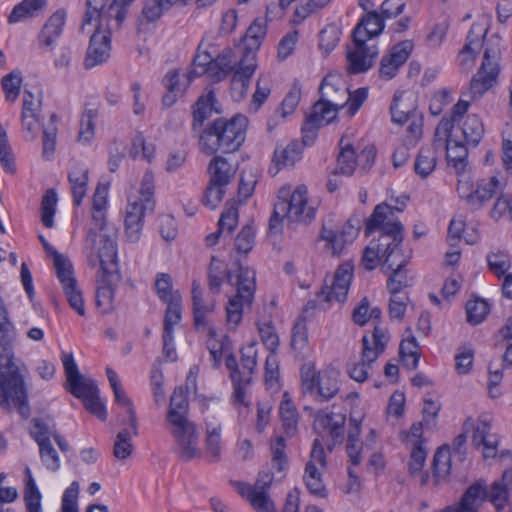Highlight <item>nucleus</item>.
I'll return each mask as SVG.
<instances>
[{"label":"nucleus","instance_id":"nucleus-35","mask_svg":"<svg viewBox=\"0 0 512 512\" xmlns=\"http://www.w3.org/2000/svg\"><path fill=\"white\" fill-rule=\"evenodd\" d=\"M62 363L67 376L70 393L80 390L82 387L92 383V380L85 379L79 372L78 366L72 353L64 352L62 354Z\"/></svg>","mask_w":512,"mask_h":512},{"label":"nucleus","instance_id":"nucleus-2","mask_svg":"<svg viewBox=\"0 0 512 512\" xmlns=\"http://www.w3.org/2000/svg\"><path fill=\"white\" fill-rule=\"evenodd\" d=\"M247 125L248 119L240 114L230 119L217 118L198 135L199 149L209 156L218 151L234 153L245 141Z\"/></svg>","mask_w":512,"mask_h":512},{"label":"nucleus","instance_id":"nucleus-36","mask_svg":"<svg viewBox=\"0 0 512 512\" xmlns=\"http://www.w3.org/2000/svg\"><path fill=\"white\" fill-rule=\"evenodd\" d=\"M188 409L189 402L184 394L183 389L181 387L176 388L170 398L166 421L173 422L177 419H187Z\"/></svg>","mask_w":512,"mask_h":512},{"label":"nucleus","instance_id":"nucleus-44","mask_svg":"<svg viewBox=\"0 0 512 512\" xmlns=\"http://www.w3.org/2000/svg\"><path fill=\"white\" fill-rule=\"evenodd\" d=\"M133 429L123 428L116 435L113 444V455L118 460H125L129 458L134 450L132 444Z\"/></svg>","mask_w":512,"mask_h":512},{"label":"nucleus","instance_id":"nucleus-43","mask_svg":"<svg viewBox=\"0 0 512 512\" xmlns=\"http://www.w3.org/2000/svg\"><path fill=\"white\" fill-rule=\"evenodd\" d=\"M437 155L431 148L422 147L416 157L414 170L421 178L428 177L435 169Z\"/></svg>","mask_w":512,"mask_h":512},{"label":"nucleus","instance_id":"nucleus-17","mask_svg":"<svg viewBox=\"0 0 512 512\" xmlns=\"http://www.w3.org/2000/svg\"><path fill=\"white\" fill-rule=\"evenodd\" d=\"M317 464L322 468L326 466L324 447L319 439H315L313 442L310 460L306 463L303 480L311 494L320 498H326L328 494L327 489Z\"/></svg>","mask_w":512,"mask_h":512},{"label":"nucleus","instance_id":"nucleus-41","mask_svg":"<svg viewBox=\"0 0 512 512\" xmlns=\"http://www.w3.org/2000/svg\"><path fill=\"white\" fill-rule=\"evenodd\" d=\"M338 373L336 371H324L318 375V394L322 400L333 398L339 391Z\"/></svg>","mask_w":512,"mask_h":512},{"label":"nucleus","instance_id":"nucleus-42","mask_svg":"<svg viewBox=\"0 0 512 512\" xmlns=\"http://www.w3.org/2000/svg\"><path fill=\"white\" fill-rule=\"evenodd\" d=\"M120 280L110 281L106 274H102L101 280L98 281L96 290V305L103 308V312H107L112 307L113 286L117 285Z\"/></svg>","mask_w":512,"mask_h":512},{"label":"nucleus","instance_id":"nucleus-54","mask_svg":"<svg viewBox=\"0 0 512 512\" xmlns=\"http://www.w3.org/2000/svg\"><path fill=\"white\" fill-rule=\"evenodd\" d=\"M486 260L491 272L498 277L504 276L511 267L510 256L502 251L489 253Z\"/></svg>","mask_w":512,"mask_h":512},{"label":"nucleus","instance_id":"nucleus-28","mask_svg":"<svg viewBox=\"0 0 512 512\" xmlns=\"http://www.w3.org/2000/svg\"><path fill=\"white\" fill-rule=\"evenodd\" d=\"M65 19L66 13L64 10H57L50 16L39 34V41L42 45L51 47L57 42L62 34Z\"/></svg>","mask_w":512,"mask_h":512},{"label":"nucleus","instance_id":"nucleus-9","mask_svg":"<svg viewBox=\"0 0 512 512\" xmlns=\"http://www.w3.org/2000/svg\"><path fill=\"white\" fill-rule=\"evenodd\" d=\"M86 247L96 252L95 259L90 256L91 265H95L96 261H99L102 274L108 275L110 281L121 279L114 232L98 234L93 229H89L86 237Z\"/></svg>","mask_w":512,"mask_h":512},{"label":"nucleus","instance_id":"nucleus-50","mask_svg":"<svg viewBox=\"0 0 512 512\" xmlns=\"http://www.w3.org/2000/svg\"><path fill=\"white\" fill-rule=\"evenodd\" d=\"M57 193L54 189H48L41 201V221L47 228L54 226V215L56 212Z\"/></svg>","mask_w":512,"mask_h":512},{"label":"nucleus","instance_id":"nucleus-53","mask_svg":"<svg viewBox=\"0 0 512 512\" xmlns=\"http://www.w3.org/2000/svg\"><path fill=\"white\" fill-rule=\"evenodd\" d=\"M5 97L9 101H15L19 94L22 84V76L19 70H14L5 75L1 80Z\"/></svg>","mask_w":512,"mask_h":512},{"label":"nucleus","instance_id":"nucleus-15","mask_svg":"<svg viewBox=\"0 0 512 512\" xmlns=\"http://www.w3.org/2000/svg\"><path fill=\"white\" fill-rule=\"evenodd\" d=\"M170 433L174 438L177 452L181 460L187 462L199 457L201 452L198 448L199 434L195 423L187 419L168 422Z\"/></svg>","mask_w":512,"mask_h":512},{"label":"nucleus","instance_id":"nucleus-60","mask_svg":"<svg viewBox=\"0 0 512 512\" xmlns=\"http://www.w3.org/2000/svg\"><path fill=\"white\" fill-rule=\"evenodd\" d=\"M31 423L30 435L37 444L50 441V437H53V433H56L55 425H49L44 419L33 418Z\"/></svg>","mask_w":512,"mask_h":512},{"label":"nucleus","instance_id":"nucleus-6","mask_svg":"<svg viewBox=\"0 0 512 512\" xmlns=\"http://www.w3.org/2000/svg\"><path fill=\"white\" fill-rule=\"evenodd\" d=\"M154 175L146 172L142 178L140 196L134 201H129L125 216V234L127 240L135 243L140 240L143 229V218L152 214L155 210L154 199Z\"/></svg>","mask_w":512,"mask_h":512},{"label":"nucleus","instance_id":"nucleus-51","mask_svg":"<svg viewBox=\"0 0 512 512\" xmlns=\"http://www.w3.org/2000/svg\"><path fill=\"white\" fill-rule=\"evenodd\" d=\"M356 168V155L353 147L347 144L342 147L341 152L337 158V168L334 174H342L351 176Z\"/></svg>","mask_w":512,"mask_h":512},{"label":"nucleus","instance_id":"nucleus-7","mask_svg":"<svg viewBox=\"0 0 512 512\" xmlns=\"http://www.w3.org/2000/svg\"><path fill=\"white\" fill-rule=\"evenodd\" d=\"M134 0H87L82 29L98 20L97 28L104 32L119 29L126 18L127 7Z\"/></svg>","mask_w":512,"mask_h":512},{"label":"nucleus","instance_id":"nucleus-64","mask_svg":"<svg viewBox=\"0 0 512 512\" xmlns=\"http://www.w3.org/2000/svg\"><path fill=\"white\" fill-rule=\"evenodd\" d=\"M80 486L77 481H73L64 491L61 503V512H79L78 497Z\"/></svg>","mask_w":512,"mask_h":512},{"label":"nucleus","instance_id":"nucleus-21","mask_svg":"<svg viewBox=\"0 0 512 512\" xmlns=\"http://www.w3.org/2000/svg\"><path fill=\"white\" fill-rule=\"evenodd\" d=\"M354 40V50L347 52L348 66L347 70L350 74H360L368 71L378 55V49L375 45L368 46L366 41L357 38Z\"/></svg>","mask_w":512,"mask_h":512},{"label":"nucleus","instance_id":"nucleus-20","mask_svg":"<svg viewBox=\"0 0 512 512\" xmlns=\"http://www.w3.org/2000/svg\"><path fill=\"white\" fill-rule=\"evenodd\" d=\"M353 278V265L350 262L341 264L335 271L328 284L325 280L324 287L318 292L317 297L322 298L325 302L333 300L337 302H344L346 300L350 284Z\"/></svg>","mask_w":512,"mask_h":512},{"label":"nucleus","instance_id":"nucleus-56","mask_svg":"<svg viewBox=\"0 0 512 512\" xmlns=\"http://www.w3.org/2000/svg\"><path fill=\"white\" fill-rule=\"evenodd\" d=\"M221 426H207L206 449L210 457V461L218 462L221 454Z\"/></svg>","mask_w":512,"mask_h":512},{"label":"nucleus","instance_id":"nucleus-34","mask_svg":"<svg viewBox=\"0 0 512 512\" xmlns=\"http://www.w3.org/2000/svg\"><path fill=\"white\" fill-rule=\"evenodd\" d=\"M62 363L67 376L70 393L80 390L82 387L92 383V380L85 379L79 372L78 366L72 353L64 352L62 354Z\"/></svg>","mask_w":512,"mask_h":512},{"label":"nucleus","instance_id":"nucleus-57","mask_svg":"<svg viewBox=\"0 0 512 512\" xmlns=\"http://www.w3.org/2000/svg\"><path fill=\"white\" fill-rule=\"evenodd\" d=\"M0 162L3 169L8 173H14L16 168L11 147L8 142L6 130L0 123Z\"/></svg>","mask_w":512,"mask_h":512},{"label":"nucleus","instance_id":"nucleus-59","mask_svg":"<svg viewBox=\"0 0 512 512\" xmlns=\"http://www.w3.org/2000/svg\"><path fill=\"white\" fill-rule=\"evenodd\" d=\"M166 303L163 334L169 336V334L173 335V327L181 320V298Z\"/></svg>","mask_w":512,"mask_h":512},{"label":"nucleus","instance_id":"nucleus-29","mask_svg":"<svg viewBox=\"0 0 512 512\" xmlns=\"http://www.w3.org/2000/svg\"><path fill=\"white\" fill-rule=\"evenodd\" d=\"M73 395L83 401L84 406L90 413L102 421L106 419L107 411L98 397V389L94 382L75 391Z\"/></svg>","mask_w":512,"mask_h":512},{"label":"nucleus","instance_id":"nucleus-39","mask_svg":"<svg viewBox=\"0 0 512 512\" xmlns=\"http://www.w3.org/2000/svg\"><path fill=\"white\" fill-rule=\"evenodd\" d=\"M461 130L464 142L472 146L478 145L484 135L483 122L476 114L466 117Z\"/></svg>","mask_w":512,"mask_h":512},{"label":"nucleus","instance_id":"nucleus-30","mask_svg":"<svg viewBox=\"0 0 512 512\" xmlns=\"http://www.w3.org/2000/svg\"><path fill=\"white\" fill-rule=\"evenodd\" d=\"M68 179L71 184L73 202L76 206H79L87 192L88 169L82 165H75L68 173Z\"/></svg>","mask_w":512,"mask_h":512},{"label":"nucleus","instance_id":"nucleus-1","mask_svg":"<svg viewBox=\"0 0 512 512\" xmlns=\"http://www.w3.org/2000/svg\"><path fill=\"white\" fill-rule=\"evenodd\" d=\"M15 327L12 322L0 326V407L10 411L12 407L27 418L29 406L23 376L18 366L13 362V343Z\"/></svg>","mask_w":512,"mask_h":512},{"label":"nucleus","instance_id":"nucleus-23","mask_svg":"<svg viewBox=\"0 0 512 512\" xmlns=\"http://www.w3.org/2000/svg\"><path fill=\"white\" fill-rule=\"evenodd\" d=\"M110 32L96 28L90 37V43L84 60L85 68L90 69L108 60L111 50Z\"/></svg>","mask_w":512,"mask_h":512},{"label":"nucleus","instance_id":"nucleus-14","mask_svg":"<svg viewBox=\"0 0 512 512\" xmlns=\"http://www.w3.org/2000/svg\"><path fill=\"white\" fill-rule=\"evenodd\" d=\"M500 51L497 47L486 48L481 66L478 72L470 81L468 94L470 100H475L483 96L497 81L499 74Z\"/></svg>","mask_w":512,"mask_h":512},{"label":"nucleus","instance_id":"nucleus-25","mask_svg":"<svg viewBox=\"0 0 512 512\" xmlns=\"http://www.w3.org/2000/svg\"><path fill=\"white\" fill-rule=\"evenodd\" d=\"M384 18L377 11L367 12L353 30V38L367 41L378 36L384 29Z\"/></svg>","mask_w":512,"mask_h":512},{"label":"nucleus","instance_id":"nucleus-27","mask_svg":"<svg viewBox=\"0 0 512 512\" xmlns=\"http://www.w3.org/2000/svg\"><path fill=\"white\" fill-rule=\"evenodd\" d=\"M302 144L297 141H291L287 146H276L272 162L275 166L274 175L283 167H293L302 157Z\"/></svg>","mask_w":512,"mask_h":512},{"label":"nucleus","instance_id":"nucleus-61","mask_svg":"<svg viewBox=\"0 0 512 512\" xmlns=\"http://www.w3.org/2000/svg\"><path fill=\"white\" fill-rule=\"evenodd\" d=\"M226 270L222 261L212 256L208 268L209 287L213 293H218L223 282Z\"/></svg>","mask_w":512,"mask_h":512},{"label":"nucleus","instance_id":"nucleus-5","mask_svg":"<svg viewBox=\"0 0 512 512\" xmlns=\"http://www.w3.org/2000/svg\"><path fill=\"white\" fill-rule=\"evenodd\" d=\"M394 210L402 211V208L392 207L383 202L373 210V213L365 220V234L368 236L378 230L381 235L374 245L379 247L381 254H386L397 246H401L404 235V226L394 215Z\"/></svg>","mask_w":512,"mask_h":512},{"label":"nucleus","instance_id":"nucleus-49","mask_svg":"<svg viewBox=\"0 0 512 512\" xmlns=\"http://www.w3.org/2000/svg\"><path fill=\"white\" fill-rule=\"evenodd\" d=\"M465 309L467 321L472 325H478L486 318L490 307L484 299L475 298L467 301Z\"/></svg>","mask_w":512,"mask_h":512},{"label":"nucleus","instance_id":"nucleus-11","mask_svg":"<svg viewBox=\"0 0 512 512\" xmlns=\"http://www.w3.org/2000/svg\"><path fill=\"white\" fill-rule=\"evenodd\" d=\"M237 293L226 306L227 322L237 327L242 320L243 308L250 306L256 290V273L253 269L239 266L236 275Z\"/></svg>","mask_w":512,"mask_h":512},{"label":"nucleus","instance_id":"nucleus-33","mask_svg":"<svg viewBox=\"0 0 512 512\" xmlns=\"http://www.w3.org/2000/svg\"><path fill=\"white\" fill-rule=\"evenodd\" d=\"M62 363L67 376L70 393L80 390L82 387L92 383V380L85 379L79 372L78 366L72 353L64 352L62 354Z\"/></svg>","mask_w":512,"mask_h":512},{"label":"nucleus","instance_id":"nucleus-12","mask_svg":"<svg viewBox=\"0 0 512 512\" xmlns=\"http://www.w3.org/2000/svg\"><path fill=\"white\" fill-rule=\"evenodd\" d=\"M387 342V332L375 326L371 339L366 335L362 338L361 360L349 369V376L357 382H364L368 378V368L384 352Z\"/></svg>","mask_w":512,"mask_h":512},{"label":"nucleus","instance_id":"nucleus-4","mask_svg":"<svg viewBox=\"0 0 512 512\" xmlns=\"http://www.w3.org/2000/svg\"><path fill=\"white\" fill-rule=\"evenodd\" d=\"M307 193L305 185H298L293 192L289 186L282 187L278 191L269 229L274 231L285 218L292 222L310 223L315 218L316 209L308 204Z\"/></svg>","mask_w":512,"mask_h":512},{"label":"nucleus","instance_id":"nucleus-24","mask_svg":"<svg viewBox=\"0 0 512 512\" xmlns=\"http://www.w3.org/2000/svg\"><path fill=\"white\" fill-rule=\"evenodd\" d=\"M491 424L486 418H480L474 429L472 443L475 447L483 446V457L494 458L497 454L498 439L490 434Z\"/></svg>","mask_w":512,"mask_h":512},{"label":"nucleus","instance_id":"nucleus-38","mask_svg":"<svg viewBox=\"0 0 512 512\" xmlns=\"http://www.w3.org/2000/svg\"><path fill=\"white\" fill-rule=\"evenodd\" d=\"M452 452L449 446L440 447L433 457V477L438 484L441 479H445L451 471Z\"/></svg>","mask_w":512,"mask_h":512},{"label":"nucleus","instance_id":"nucleus-62","mask_svg":"<svg viewBox=\"0 0 512 512\" xmlns=\"http://www.w3.org/2000/svg\"><path fill=\"white\" fill-rule=\"evenodd\" d=\"M41 461L47 469L57 471L60 467V458L51 441L38 444Z\"/></svg>","mask_w":512,"mask_h":512},{"label":"nucleus","instance_id":"nucleus-8","mask_svg":"<svg viewBox=\"0 0 512 512\" xmlns=\"http://www.w3.org/2000/svg\"><path fill=\"white\" fill-rule=\"evenodd\" d=\"M265 35V21L257 18L248 27L243 37L244 56L240 59V66L232 77V82L234 84L241 83L245 90H247L250 79L257 68L256 52L260 48Z\"/></svg>","mask_w":512,"mask_h":512},{"label":"nucleus","instance_id":"nucleus-58","mask_svg":"<svg viewBox=\"0 0 512 512\" xmlns=\"http://www.w3.org/2000/svg\"><path fill=\"white\" fill-rule=\"evenodd\" d=\"M41 493L34 479L26 480L24 489V501L27 512H42Z\"/></svg>","mask_w":512,"mask_h":512},{"label":"nucleus","instance_id":"nucleus-48","mask_svg":"<svg viewBox=\"0 0 512 512\" xmlns=\"http://www.w3.org/2000/svg\"><path fill=\"white\" fill-rule=\"evenodd\" d=\"M46 4V0H23L16 5L9 15V23H16L22 19L33 16L35 12L41 10Z\"/></svg>","mask_w":512,"mask_h":512},{"label":"nucleus","instance_id":"nucleus-37","mask_svg":"<svg viewBox=\"0 0 512 512\" xmlns=\"http://www.w3.org/2000/svg\"><path fill=\"white\" fill-rule=\"evenodd\" d=\"M98 116V107L95 104H87L80 122L78 141L83 144H89L94 139L95 122Z\"/></svg>","mask_w":512,"mask_h":512},{"label":"nucleus","instance_id":"nucleus-40","mask_svg":"<svg viewBox=\"0 0 512 512\" xmlns=\"http://www.w3.org/2000/svg\"><path fill=\"white\" fill-rule=\"evenodd\" d=\"M399 356L407 369L415 370L418 367L420 353L418 342L414 336H409L401 341Z\"/></svg>","mask_w":512,"mask_h":512},{"label":"nucleus","instance_id":"nucleus-13","mask_svg":"<svg viewBox=\"0 0 512 512\" xmlns=\"http://www.w3.org/2000/svg\"><path fill=\"white\" fill-rule=\"evenodd\" d=\"M274 476L271 472L262 470L258 473L254 485L237 481L234 486L237 492L245 498L256 512H275V505L269 497V489Z\"/></svg>","mask_w":512,"mask_h":512},{"label":"nucleus","instance_id":"nucleus-45","mask_svg":"<svg viewBox=\"0 0 512 512\" xmlns=\"http://www.w3.org/2000/svg\"><path fill=\"white\" fill-rule=\"evenodd\" d=\"M279 411L286 434L289 436L294 435L297 431L298 413L293 403L287 398V393L284 394Z\"/></svg>","mask_w":512,"mask_h":512},{"label":"nucleus","instance_id":"nucleus-22","mask_svg":"<svg viewBox=\"0 0 512 512\" xmlns=\"http://www.w3.org/2000/svg\"><path fill=\"white\" fill-rule=\"evenodd\" d=\"M412 49L413 44L409 40L394 45L390 52L382 57L379 68L380 77L386 80L395 77L399 68L409 58Z\"/></svg>","mask_w":512,"mask_h":512},{"label":"nucleus","instance_id":"nucleus-32","mask_svg":"<svg viewBox=\"0 0 512 512\" xmlns=\"http://www.w3.org/2000/svg\"><path fill=\"white\" fill-rule=\"evenodd\" d=\"M215 102L216 97L213 91H209L206 95H202L198 98L193 110L192 129L194 131H199L204 121L211 116Z\"/></svg>","mask_w":512,"mask_h":512},{"label":"nucleus","instance_id":"nucleus-47","mask_svg":"<svg viewBox=\"0 0 512 512\" xmlns=\"http://www.w3.org/2000/svg\"><path fill=\"white\" fill-rule=\"evenodd\" d=\"M452 130L451 124L448 121H440V123L437 125L433 137V142L431 145V149L435 151L437 154L438 151L448 150V147H451L453 142L456 139L452 138Z\"/></svg>","mask_w":512,"mask_h":512},{"label":"nucleus","instance_id":"nucleus-31","mask_svg":"<svg viewBox=\"0 0 512 512\" xmlns=\"http://www.w3.org/2000/svg\"><path fill=\"white\" fill-rule=\"evenodd\" d=\"M192 302L194 324L200 329L207 325L206 316L214 310V303H204L200 283L196 280L192 283Z\"/></svg>","mask_w":512,"mask_h":512},{"label":"nucleus","instance_id":"nucleus-52","mask_svg":"<svg viewBox=\"0 0 512 512\" xmlns=\"http://www.w3.org/2000/svg\"><path fill=\"white\" fill-rule=\"evenodd\" d=\"M170 7L171 4L168 0H146L141 16L139 17V22H154Z\"/></svg>","mask_w":512,"mask_h":512},{"label":"nucleus","instance_id":"nucleus-46","mask_svg":"<svg viewBox=\"0 0 512 512\" xmlns=\"http://www.w3.org/2000/svg\"><path fill=\"white\" fill-rule=\"evenodd\" d=\"M468 150L465 147L464 142L455 140L451 147H448L446 151V158L449 164H451L457 174H461L465 171L467 165Z\"/></svg>","mask_w":512,"mask_h":512},{"label":"nucleus","instance_id":"nucleus-16","mask_svg":"<svg viewBox=\"0 0 512 512\" xmlns=\"http://www.w3.org/2000/svg\"><path fill=\"white\" fill-rule=\"evenodd\" d=\"M53 264L67 301L80 316H84L85 308L82 292L74 276L72 263L64 255H56Z\"/></svg>","mask_w":512,"mask_h":512},{"label":"nucleus","instance_id":"nucleus-19","mask_svg":"<svg viewBox=\"0 0 512 512\" xmlns=\"http://www.w3.org/2000/svg\"><path fill=\"white\" fill-rule=\"evenodd\" d=\"M499 185L500 182L495 176L479 180L475 189H473V185L468 181L459 180L457 192L471 209L477 210L496 194Z\"/></svg>","mask_w":512,"mask_h":512},{"label":"nucleus","instance_id":"nucleus-55","mask_svg":"<svg viewBox=\"0 0 512 512\" xmlns=\"http://www.w3.org/2000/svg\"><path fill=\"white\" fill-rule=\"evenodd\" d=\"M115 400L118 404L123 405L126 408V412L128 415V421L130 428L133 429V434L135 436L138 435V421L136 417L135 408L131 399L126 395L125 391L121 388V386L115 387L112 389Z\"/></svg>","mask_w":512,"mask_h":512},{"label":"nucleus","instance_id":"nucleus-26","mask_svg":"<svg viewBox=\"0 0 512 512\" xmlns=\"http://www.w3.org/2000/svg\"><path fill=\"white\" fill-rule=\"evenodd\" d=\"M214 157L210 160L208 165L209 181L212 185H218L219 187H226L234 178L235 170L232 168L226 158L213 155Z\"/></svg>","mask_w":512,"mask_h":512},{"label":"nucleus","instance_id":"nucleus-63","mask_svg":"<svg viewBox=\"0 0 512 512\" xmlns=\"http://www.w3.org/2000/svg\"><path fill=\"white\" fill-rule=\"evenodd\" d=\"M258 332L265 347L271 354H276L280 341L271 322L258 325Z\"/></svg>","mask_w":512,"mask_h":512},{"label":"nucleus","instance_id":"nucleus-3","mask_svg":"<svg viewBox=\"0 0 512 512\" xmlns=\"http://www.w3.org/2000/svg\"><path fill=\"white\" fill-rule=\"evenodd\" d=\"M511 491L512 470H506L501 479L492 483L489 491L484 480H477L466 489L458 504L448 506L441 512H479L487 498L495 506L496 512H511L508 503Z\"/></svg>","mask_w":512,"mask_h":512},{"label":"nucleus","instance_id":"nucleus-18","mask_svg":"<svg viewBox=\"0 0 512 512\" xmlns=\"http://www.w3.org/2000/svg\"><path fill=\"white\" fill-rule=\"evenodd\" d=\"M346 416L329 410H320L316 413L313 427L322 438L329 437L331 443L327 448L332 450L336 444L344 441Z\"/></svg>","mask_w":512,"mask_h":512},{"label":"nucleus","instance_id":"nucleus-10","mask_svg":"<svg viewBox=\"0 0 512 512\" xmlns=\"http://www.w3.org/2000/svg\"><path fill=\"white\" fill-rule=\"evenodd\" d=\"M319 94L320 98L311 110V121L320 115L321 118H325V123H331L336 118L338 110L347 105V89L339 87L334 77L327 75L320 84Z\"/></svg>","mask_w":512,"mask_h":512}]
</instances>
